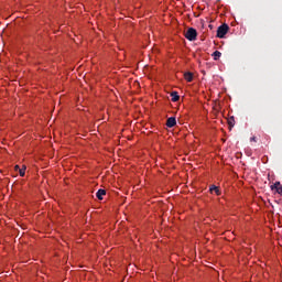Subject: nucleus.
I'll return each mask as SVG.
<instances>
[{
    "label": "nucleus",
    "instance_id": "1",
    "mask_svg": "<svg viewBox=\"0 0 282 282\" xmlns=\"http://www.w3.org/2000/svg\"><path fill=\"white\" fill-rule=\"evenodd\" d=\"M228 30H230V26H228V24H221L217 29V37L218 39H224L226 36V34H228Z\"/></svg>",
    "mask_w": 282,
    "mask_h": 282
},
{
    "label": "nucleus",
    "instance_id": "2",
    "mask_svg": "<svg viewBox=\"0 0 282 282\" xmlns=\"http://www.w3.org/2000/svg\"><path fill=\"white\" fill-rule=\"evenodd\" d=\"M185 39H187V41H197V30L189 28L185 33Z\"/></svg>",
    "mask_w": 282,
    "mask_h": 282
},
{
    "label": "nucleus",
    "instance_id": "3",
    "mask_svg": "<svg viewBox=\"0 0 282 282\" xmlns=\"http://www.w3.org/2000/svg\"><path fill=\"white\" fill-rule=\"evenodd\" d=\"M271 191H275L278 195H282V186L280 182H275L273 185H271Z\"/></svg>",
    "mask_w": 282,
    "mask_h": 282
},
{
    "label": "nucleus",
    "instance_id": "4",
    "mask_svg": "<svg viewBox=\"0 0 282 282\" xmlns=\"http://www.w3.org/2000/svg\"><path fill=\"white\" fill-rule=\"evenodd\" d=\"M175 124H177V120L175 119V117H170L166 120V127H169V129H173V127H175Z\"/></svg>",
    "mask_w": 282,
    "mask_h": 282
},
{
    "label": "nucleus",
    "instance_id": "5",
    "mask_svg": "<svg viewBox=\"0 0 282 282\" xmlns=\"http://www.w3.org/2000/svg\"><path fill=\"white\" fill-rule=\"evenodd\" d=\"M209 193H215L216 195H221V191H219V187L212 185L209 187Z\"/></svg>",
    "mask_w": 282,
    "mask_h": 282
},
{
    "label": "nucleus",
    "instance_id": "6",
    "mask_svg": "<svg viewBox=\"0 0 282 282\" xmlns=\"http://www.w3.org/2000/svg\"><path fill=\"white\" fill-rule=\"evenodd\" d=\"M171 98H172V102H177V100H180V95L177 94V91H172Z\"/></svg>",
    "mask_w": 282,
    "mask_h": 282
},
{
    "label": "nucleus",
    "instance_id": "7",
    "mask_svg": "<svg viewBox=\"0 0 282 282\" xmlns=\"http://www.w3.org/2000/svg\"><path fill=\"white\" fill-rule=\"evenodd\" d=\"M104 195H107V191L105 189H98V192L96 193L97 199H102Z\"/></svg>",
    "mask_w": 282,
    "mask_h": 282
},
{
    "label": "nucleus",
    "instance_id": "8",
    "mask_svg": "<svg viewBox=\"0 0 282 282\" xmlns=\"http://www.w3.org/2000/svg\"><path fill=\"white\" fill-rule=\"evenodd\" d=\"M184 78L187 83H193V73H185Z\"/></svg>",
    "mask_w": 282,
    "mask_h": 282
},
{
    "label": "nucleus",
    "instance_id": "9",
    "mask_svg": "<svg viewBox=\"0 0 282 282\" xmlns=\"http://www.w3.org/2000/svg\"><path fill=\"white\" fill-rule=\"evenodd\" d=\"M213 57H214V61H219V58H221V52L215 51L213 53Z\"/></svg>",
    "mask_w": 282,
    "mask_h": 282
},
{
    "label": "nucleus",
    "instance_id": "10",
    "mask_svg": "<svg viewBox=\"0 0 282 282\" xmlns=\"http://www.w3.org/2000/svg\"><path fill=\"white\" fill-rule=\"evenodd\" d=\"M228 124H229V129H232V127H235V117H230L228 119Z\"/></svg>",
    "mask_w": 282,
    "mask_h": 282
},
{
    "label": "nucleus",
    "instance_id": "11",
    "mask_svg": "<svg viewBox=\"0 0 282 282\" xmlns=\"http://www.w3.org/2000/svg\"><path fill=\"white\" fill-rule=\"evenodd\" d=\"M20 177H25V167L19 169Z\"/></svg>",
    "mask_w": 282,
    "mask_h": 282
},
{
    "label": "nucleus",
    "instance_id": "12",
    "mask_svg": "<svg viewBox=\"0 0 282 282\" xmlns=\"http://www.w3.org/2000/svg\"><path fill=\"white\" fill-rule=\"evenodd\" d=\"M250 142H257V137H251Z\"/></svg>",
    "mask_w": 282,
    "mask_h": 282
},
{
    "label": "nucleus",
    "instance_id": "13",
    "mask_svg": "<svg viewBox=\"0 0 282 282\" xmlns=\"http://www.w3.org/2000/svg\"><path fill=\"white\" fill-rule=\"evenodd\" d=\"M19 169H20L19 165H15V171H19Z\"/></svg>",
    "mask_w": 282,
    "mask_h": 282
}]
</instances>
